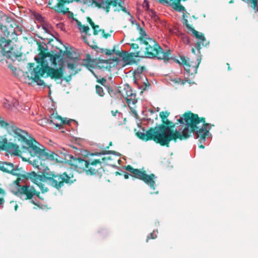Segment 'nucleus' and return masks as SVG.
<instances>
[{
	"label": "nucleus",
	"instance_id": "nucleus-35",
	"mask_svg": "<svg viewBox=\"0 0 258 258\" xmlns=\"http://www.w3.org/2000/svg\"><path fill=\"white\" fill-rule=\"evenodd\" d=\"M87 21L90 23L92 27H93L95 25L94 23L92 21L91 19L89 17L87 18Z\"/></svg>",
	"mask_w": 258,
	"mask_h": 258
},
{
	"label": "nucleus",
	"instance_id": "nucleus-26",
	"mask_svg": "<svg viewBox=\"0 0 258 258\" xmlns=\"http://www.w3.org/2000/svg\"><path fill=\"white\" fill-rule=\"evenodd\" d=\"M95 88L96 92L99 96L103 97L105 93L102 87L96 85Z\"/></svg>",
	"mask_w": 258,
	"mask_h": 258
},
{
	"label": "nucleus",
	"instance_id": "nucleus-22",
	"mask_svg": "<svg viewBox=\"0 0 258 258\" xmlns=\"http://www.w3.org/2000/svg\"><path fill=\"white\" fill-rule=\"evenodd\" d=\"M138 135L140 138L144 140H148L150 139L153 140V131H150V132H147V133L138 132Z\"/></svg>",
	"mask_w": 258,
	"mask_h": 258
},
{
	"label": "nucleus",
	"instance_id": "nucleus-29",
	"mask_svg": "<svg viewBox=\"0 0 258 258\" xmlns=\"http://www.w3.org/2000/svg\"><path fill=\"white\" fill-rule=\"evenodd\" d=\"M162 121L163 123H164L166 124L169 125V126L170 127V128L173 127L175 126V124L173 123L172 122L169 121L167 118H164L162 119Z\"/></svg>",
	"mask_w": 258,
	"mask_h": 258
},
{
	"label": "nucleus",
	"instance_id": "nucleus-4",
	"mask_svg": "<svg viewBox=\"0 0 258 258\" xmlns=\"http://www.w3.org/2000/svg\"><path fill=\"white\" fill-rule=\"evenodd\" d=\"M137 55L141 57L157 58L165 61H168L171 57L170 51H163L157 42L152 38L148 39L146 42L141 43L140 50L137 52Z\"/></svg>",
	"mask_w": 258,
	"mask_h": 258
},
{
	"label": "nucleus",
	"instance_id": "nucleus-19",
	"mask_svg": "<svg viewBox=\"0 0 258 258\" xmlns=\"http://www.w3.org/2000/svg\"><path fill=\"white\" fill-rule=\"evenodd\" d=\"M50 118V122L56 126H59L62 124L66 123L65 120H63L60 116H57V115L52 114Z\"/></svg>",
	"mask_w": 258,
	"mask_h": 258
},
{
	"label": "nucleus",
	"instance_id": "nucleus-50",
	"mask_svg": "<svg viewBox=\"0 0 258 258\" xmlns=\"http://www.w3.org/2000/svg\"><path fill=\"white\" fill-rule=\"evenodd\" d=\"M124 178L127 179L128 178V175H126V174H125L124 175Z\"/></svg>",
	"mask_w": 258,
	"mask_h": 258
},
{
	"label": "nucleus",
	"instance_id": "nucleus-43",
	"mask_svg": "<svg viewBox=\"0 0 258 258\" xmlns=\"http://www.w3.org/2000/svg\"><path fill=\"white\" fill-rule=\"evenodd\" d=\"M242 1L244 2H247V3H248V0H242ZM230 4H232V3H233V0H231L229 2Z\"/></svg>",
	"mask_w": 258,
	"mask_h": 258
},
{
	"label": "nucleus",
	"instance_id": "nucleus-40",
	"mask_svg": "<svg viewBox=\"0 0 258 258\" xmlns=\"http://www.w3.org/2000/svg\"><path fill=\"white\" fill-rule=\"evenodd\" d=\"M43 122H46V119H41V120H39V124L40 125H42V124H43Z\"/></svg>",
	"mask_w": 258,
	"mask_h": 258
},
{
	"label": "nucleus",
	"instance_id": "nucleus-33",
	"mask_svg": "<svg viewBox=\"0 0 258 258\" xmlns=\"http://www.w3.org/2000/svg\"><path fill=\"white\" fill-rule=\"evenodd\" d=\"M157 237L156 235H154L153 233H151L147 237V241H148V239L150 238L154 239Z\"/></svg>",
	"mask_w": 258,
	"mask_h": 258
},
{
	"label": "nucleus",
	"instance_id": "nucleus-30",
	"mask_svg": "<svg viewBox=\"0 0 258 258\" xmlns=\"http://www.w3.org/2000/svg\"><path fill=\"white\" fill-rule=\"evenodd\" d=\"M182 23L184 25L188 31H190L193 28L188 24V20L186 19H183Z\"/></svg>",
	"mask_w": 258,
	"mask_h": 258
},
{
	"label": "nucleus",
	"instance_id": "nucleus-57",
	"mask_svg": "<svg viewBox=\"0 0 258 258\" xmlns=\"http://www.w3.org/2000/svg\"><path fill=\"white\" fill-rule=\"evenodd\" d=\"M110 152L111 153H114V151H110Z\"/></svg>",
	"mask_w": 258,
	"mask_h": 258
},
{
	"label": "nucleus",
	"instance_id": "nucleus-6",
	"mask_svg": "<svg viewBox=\"0 0 258 258\" xmlns=\"http://www.w3.org/2000/svg\"><path fill=\"white\" fill-rule=\"evenodd\" d=\"M126 170L132 173L133 176L144 181L153 190L155 189V182L154 179H155L157 177L154 174H151L148 175L139 169L133 168L130 165H128L126 167Z\"/></svg>",
	"mask_w": 258,
	"mask_h": 258
},
{
	"label": "nucleus",
	"instance_id": "nucleus-49",
	"mask_svg": "<svg viewBox=\"0 0 258 258\" xmlns=\"http://www.w3.org/2000/svg\"><path fill=\"white\" fill-rule=\"evenodd\" d=\"M106 154L105 152H102V153H100L99 154L100 155H104Z\"/></svg>",
	"mask_w": 258,
	"mask_h": 258
},
{
	"label": "nucleus",
	"instance_id": "nucleus-11",
	"mask_svg": "<svg viewBox=\"0 0 258 258\" xmlns=\"http://www.w3.org/2000/svg\"><path fill=\"white\" fill-rule=\"evenodd\" d=\"M103 171L101 163L99 161L95 160L91 163L89 162L86 173L88 175L101 176Z\"/></svg>",
	"mask_w": 258,
	"mask_h": 258
},
{
	"label": "nucleus",
	"instance_id": "nucleus-13",
	"mask_svg": "<svg viewBox=\"0 0 258 258\" xmlns=\"http://www.w3.org/2000/svg\"><path fill=\"white\" fill-rule=\"evenodd\" d=\"M0 170L10 173L14 175L20 176V171L18 168L15 167L14 164L10 162L0 161Z\"/></svg>",
	"mask_w": 258,
	"mask_h": 258
},
{
	"label": "nucleus",
	"instance_id": "nucleus-28",
	"mask_svg": "<svg viewBox=\"0 0 258 258\" xmlns=\"http://www.w3.org/2000/svg\"><path fill=\"white\" fill-rule=\"evenodd\" d=\"M251 7L256 12H258V0H250Z\"/></svg>",
	"mask_w": 258,
	"mask_h": 258
},
{
	"label": "nucleus",
	"instance_id": "nucleus-15",
	"mask_svg": "<svg viewBox=\"0 0 258 258\" xmlns=\"http://www.w3.org/2000/svg\"><path fill=\"white\" fill-rule=\"evenodd\" d=\"M89 162L88 161L81 158H75L72 161V165L75 167V169L78 172H82V171L86 172Z\"/></svg>",
	"mask_w": 258,
	"mask_h": 258
},
{
	"label": "nucleus",
	"instance_id": "nucleus-44",
	"mask_svg": "<svg viewBox=\"0 0 258 258\" xmlns=\"http://www.w3.org/2000/svg\"><path fill=\"white\" fill-rule=\"evenodd\" d=\"M4 102H6L7 103V105H8L9 104H10V100H9L8 99H6Z\"/></svg>",
	"mask_w": 258,
	"mask_h": 258
},
{
	"label": "nucleus",
	"instance_id": "nucleus-27",
	"mask_svg": "<svg viewBox=\"0 0 258 258\" xmlns=\"http://www.w3.org/2000/svg\"><path fill=\"white\" fill-rule=\"evenodd\" d=\"M131 48L133 50L135 51L134 53H135L136 54V56H138L137 52L140 50V48L139 45L136 43H132L131 44Z\"/></svg>",
	"mask_w": 258,
	"mask_h": 258
},
{
	"label": "nucleus",
	"instance_id": "nucleus-25",
	"mask_svg": "<svg viewBox=\"0 0 258 258\" xmlns=\"http://www.w3.org/2000/svg\"><path fill=\"white\" fill-rule=\"evenodd\" d=\"M189 32H191L192 34L197 39L200 40L203 42L205 40V38L202 34H200L199 32L192 28Z\"/></svg>",
	"mask_w": 258,
	"mask_h": 258
},
{
	"label": "nucleus",
	"instance_id": "nucleus-5",
	"mask_svg": "<svg viewBox=\"0 0 258 258\" xmlns=\"http://www.w3.org/2000/svg\"><path fill=\"white\" fill-rule=\"evenodd\" d=\"M83 4L88 6L96 7L102 9L108 14L112 7L114 12L122 11L131 15L124 6V0H73V2Z\"/></svg>",
	"mask_w": 258,
	"mask_h": 258
},
{
	"label": "nucleus",
	"instance_id": "nucleus-7",
	"mask_svg": "<svg viewBox=\"0 0 258 258\" xmlns=\"http://www.w3.org/2000/svg\"><path fill=\"white\" fill-rule=\"evenodd\" d=\"M11 42V40H7L4 37H0V46L2 48V53L3 55L8 58L14 60L18 56V52H16L12 47L9 48Z\"/></svg>",
	"mask_w": 258,
	"mask_h": 258
},
{
	"label": "nucleus",
	"instance_id": "nucleus-1",
	"mask_svg": "<svg viewBox=\"0 0 258 258\" xmlns=\"http://www.w3.org/2000/svg\"><path fill=\"white\" fill-rule=\"evenodd\" d=\"M8 133L7 137L0 136L1 146L15 155H19L20 152L16 143H20L24 147L27 146L31 155L29 162L38 172L47 176L45 178L50 185L59 189L64 182L71 183L75 180L71 173L58 175L50 171L47 166L48 160H57V155L38 143L25 130L14 125L8 126Z\"/></svg>",
	"mask_w": 258,
	"mask_h": 258
},
{
	"label": "nucleus",
	"instance_id": "nucleus-32",
	"mask_svg": "<svg viewBox=\"0 0 258 258\" xmlns=\"http://www.w3.org/2000/svg\"><path fill=\"white\" fill-rule=\"evenodd\" d=\"M0 125L2 127H6L8 130V126H12L13 125H10L4 121H0Z\"/></svg>",
	"mask_w": 258,
	"mask_h": 258
},
{
	"label": "nucleus",
	"instance_id": "nucleus-21",
	"mask_svg": "<svg viewBox=\"0 0 258 258\" xmlns=\"http://www.w3.org/2000/svg\"><path fill=\"white\" fill-rule=\"evenodd\" d=\"M92 28L93 29V34L95 35H98L99 32H101V35L105 38H107L110 36L109 34H105L104 30L100 29L98 25H95Z\"/></svg>",
	"mask_w": 258,
	"mask_h": 258
},
{
	"label": "nucleus",
	"instance_id": "nucleus-2",
	"mask_svg": "<svg viewBox=\"0 0 258 258\" xmlns=\"http://www.w3.org/2000/svg\"><path fill=\"white\" fill-rule=\"evenodd\" d=\"M180 123L174 133H172L169 126L161 125L156 128L153 131V140L162 146L168 145L170 141L186 139L189 137V127L192 131H196L198 137L205 135L207 132L206 130L200 127L203 126L204 123L199 121L198 115L191 112L186 113L183 117L178 119Z\"/></svg>",
	"mask_w": 258,
	"mask_h": 258
},
{
	"label": "nucleus",
	"instance_id": "nucleus-14",
	"mask_svg": "<svg viewBox=\"0 0 258 258\" xmlns=\"http://www.w3.org/2000/svg\"><path fill=\"white\" fill-rule=\"evenodd\" d=\"M77 24L78 28L80 31V32L82 33H84L86 35L85 36L83 35H82V38L84 42L90 46L94 48V42H93L92 44H91V42L89 40V38L91 36V34H88V31L90 30L89 27L87 26L82 25L81 23L79 21H77Z\"/></svg>",
	"mask_w": 258,
	"mask_h": 258
},
{
	"label": "nucleus",
	"instance_id": "nucleus-45",
	"mask_svg": "<svg viewBox=\"0 0 258 258\" xmlns=\"http://www.w3.org/2000/svg\"><path fill=\"white\" fill-rule=\"evenodd\" d=\"M200 44L199 43H197V44H196V47H197V48L198 49H200Z\"/></svg>",
	"mask_w": 258,
	"mask_h": 258
},
{
	"label": "nucleus",
	"instance_id": "nucleus-9",
	"mask_svg": "<svg viewBox=\"0 0 258 258\" xmlns=\"http://www.w3.org/2000/svg\"><path fill=\"white\" fill-rule=\"evenodd\" d=\"M21 178H18L15 181L17 185V189L18 192L21 195H25L27 197V199H30L34 196L36 195V191L33 186L27 185H20V181Z\"/></svg>",
	"mask_w": 258,
	"mask_h": 258
},
{
	"label": "nucleus",
	"instance_id": "nucleus-42",
	"mask_svg": "<svg viewBox=\"0 0 258 258\" xmlns=\"http://www.w3.org/2000/svg\"><path fill=\"white\" fill-rule=\"evenodd\" d=\"M17 30H14V31L12 33V35H15L17 36L18 34L17 33Z\"/></svg>",
	"mask_w": 258,
	"mask_h": 258
},
{
	"label": "nucleus",
	"instance_id": "nucleus-54",
	"mask_svg": "<svg viewBox=\"0 0 258 258\" xmlns=\"http://www.w3.org/2000/svg\"><path fill=\"white\" fill-rule=\"evenodd\" d=\"M146 6H147V7L149 8V6L148 4H146Z\"/></svg>",
	"mask_w": 258,
	"mask_h": 258
},
{
	"label": "nucleus",
	"instance_id": "nucleus-23",
	"mask_svg": "<svg viewBox=\"0 0 258 258\" xmlns=\"http://www.w3.org/2000/svg\"><path fill=\"white\" fill-rule=\"evenodd\" d=\"M10 103L8 105H7L6 102H4V106L5 107L8 109H12L13 107H16L18 105L19 102L16 99L10 98Z\"/></svg>",
	"mask_w": 258,
	"mask_h": 258
},
{
	"label": "nucleus",
	"instance_id": "nucleus-53",
	"mask_svg": "<svg viewBox=\"0 0 258 258\" xmlns=\"http://www.w3.org/2000/svg\"><path fill=\"white\" fill-rule=\"evenodd\" d=\"M191 50H192V52L193 53H195V50L194 48H192V49H191Z\"/></svg>",
	"mask_w": 258,
	"mask_h": 258
},
{
	"label": "nucleus",
	"instance_id": "nucleus-56",
	"mask_svg": "<svg viewBox=\"0 0 258 258\" xmlns=\"http://www.w3.org/2000/svg\"><path fill=\"white\" fill-rule=\"evenodd\" d=\"M33 204L36 205V204H35L33 201Z\"/></svg>",
	"mask_w": 258,
	"mask_h": 258
},
{
	"label": "nucleus",
	"instance_id": "nucleus-55",
	"mask_svg": "<svg viewBox=\"0 0 258 258\" xmlns=\"http://www.w3.org/2000/svg\"><path fill=\"white\" fill-rule=\"evenodd\" d=\"M17 205H16V206H15V210H17Z\"/></svg>",
	"mask_w": 258,
	"mask_h": 258
},
{
	"label": "nucleus",
	"instance_id": "nucleus-31",
	"mask_svg": "<svg viewBox=\"0 0 258 258\" xmlns=\"http://www.w3.org/2000/svg\"><path fill=\"white\" fill-rule=\"evenodd\" d=\"M169 115V113L167 111H162L160 113L159 116L161 119L167 118Z\"/></svg>",
	"mask_w": 258,
	"mask_h": 258
},
{
	"label": "nucleus",
	"instance_id": "nucleus-48",
	"mask_svg": "<svg viewBox=\"0 0 258 258\" xmlns=\"http://www.w3.org/2000/svg\"><path fill=\"white\" fill-rule=\"evenodd\" d=\"M71 121H74V120H73V119H71L70 120H68V121H67V124H69V123H70V122H71Z\"/></svg>",
	"mask_w": 258,
	"mask_h": 258
},
{
	"label": "nucleus",
	"instance_id": "nucleus-46",
	"mask_svg": "<svg viewBox=\"0 0 258 258\" xmlns=\"http://www.w3.org/2000/svg\"><path fill=\"white\" fill-rule=\"evenodd\" d=\"M151 15H152V17H153L154 16H155V12L153 11H152L151 12Z\"/></svg>",
	"mask_w": 258,
	"mask_h": 258
},
{
	"label": "nucleus",
	"instance_id": "nucleus-38",
	"mask_svg": "<svg viewBox=\"0 0 258 258\" xmlns=\"http://www.w3.org/2000/svg\"><path fill=\"white\" fill-rule=\"evenodd\" d=\"M57 28H60L61 30H63L64 26H63V24L61 23L57 24Z\"/></svg>",
	"mask_w": 258,
	"mask_h": 258
},
{
	"label": "nucleus",
	"instance_id": "nucleus-37",
	"mask_svg": "<svg viewBox=\"0 0 258 258\" xmlns=\"http://www.w3.org/2000/svg\"><path fill=\"white\" fill-rule=\"evenodd\" d=\"M99 82L102 85H104L105 83L106 82V80L105 79H102L99 81Z\"/></svg>",
	"mask_w": 258,
	"mask_h": 258
},
{
	"label": "nucleus",
	"instance_id": "nucleus-10",
	"mask_svg": "<svg viewBox=\"0 0 258 258\" xmlns=\"http://www.w3.org/2000/svg\"><path fill=\"white\" fill-rule=\"evenodd\" d=\"M198 119L199 121H202L204 123L203 126H202L201 127H200L199 129H201V128H202L203 130H206L207 131V132L206 133V134H205V135L201 136V137H198V135L197 134V132L196 131L191 130V128L189 127V137L190 136L191 134L195 133V137H196V138L199 139V142H200V145H199V147L200 148L204 149L205 148V147L202 144L205 143V141L206 140V139L210 138V136H211V135L210 134L209 132V128H208V126L209 124L205 123V120L204 118H200L198 116Z\"/></svg>",
	"mask_w": 258,
	"mask_h": 258
},
{
	"label": "nucleus",
	"instance_id": "nucleus-52",
	"mask_svg": "<svg viewBox=\"0 0 258 258\" xmlns=\"http://www.w3.org/2000/svg\"><path fill=\"white\" fill-rule=\"evenodd\" d=\"M144 86H145V87H144V88H143V90H146V87H147V85H146V84H145V85H144Z\"/></svg>",
	"mask_w": 258,
	"mask_h": 258
},
{
	"label": "nucleus",
	"instance_id": "nucleus-17",
	"mask_svg": "<svg viewBox=\"0 0 258 258\" xmlns=\"http://www.w3.org/2000/svg\"><path fill=\"white\" fill-rule=\"evenodd\" d=\"M181 61L177 60L178 62L182 64L184 68V70L188 73H190L191 71H196L198 65H197L196 67L192 66L191 64L189 62L188 60H186L184 57H181ZM199 64V63H198Z\"/></svg>",
	"mask_w": 258,
	"mask_h": 258
},
{
	"label": "nucleus",
	"instance_id": "nucleus-41",
	"mask_svg": "<svg viewBox=\"0 0 258 258\" xmlns=\"http://www.w3.org/2000/svg\"><path fill=\"white\" fill-rule=\"evenodd\" d=\"M43 29H44V30L47 32V33H48L49 32V30H48V28L47 27V26H43Z\"/></svg>",
	"mask_w": 258,
	"mask_h": 258
},
{
	"label": "nucleus",
	"instance_id": "nucleus-24",
	"mask_svg": "<svg viewBox=\"0 0 258 258\" xmlns=\"http://www.w3.org/2000/svg\"><path fill=\"white\" fill-rule=\"evenodd\" d=\"M175 33L177 36H178L180 38H181L182 39L183 43L187 44H189V39L184 33H183L182 32L178 30H177V32H176Z\"/></svg>",
	"mask_w": 258,
	"mask_h": 258
},
{
	"label": "nucleus",
	"instance_id": "nucleus-16",
	"mask_svg": "<svg viewBox=\"0 0 258 258\" xmlns=\"http://www.w3.org/2000/svg\"><path fill=\"white\" fill-rule=\"evenodd\" d=\"M78 59L77 57L67 62V68L69 70L70 76L77 73L76 69L78 66Z\"/></svg>",
	"mask_w": 258,
	"mask_h": 258
},
{
	"label": "nucleus",
	"instance_id": "nucleus-20",
	"mask_svg": "<svg viewBox=\"0 0 258 258\" xmlns=\"http://www.w3.org/2000/svg\"><path fill=\"white\" fill-rule=\"evenodd\" d=\"M57 4L54 6V10L57 13H62L65 15L69 12V9L64 7L62 1H57Z\"/></svg>",
	"mask_w": 258,
	"mask_h": 258
},
{
	"label": "nucleus",
	"instance_id": "nucleus-12",
	"mask_svg": "<svg viewBox=\"0 0 258 258\" xmlns=\"http://www.w3.org/2000/svg\"><path fill=\"white\" fill-rule=\"evenodd\" d=\"M27 178L36 184L40 188L42 192L43 193L48 190L47 188L45 187L41 182L43 178L41 175H38L34 172H31L27 174Z\"/></svg>",
	"mask_w": 258,
	"mask_h": 258
},
{
	"label": "nucleus",
	"instance_id": "nucleus-47",
	"mask_svg": "<svg viewBox=\"0 0 258 258\" xmlns=\"http://www.w3.org/2000/svg\"><path fill=\"white\" fill-rule=\"evenodd\" d=\"M16 29H17V30L21 32H22V30H21V28L17 27Z\"/></svg>",
	"mask_w": 258,
	"mask_h": 258
},
{
	"label": "nucleus",
	"instance_id": "nucleus-8",
	"mask_svg": "<svg viewBox=\"0 0 258 258\" xmlns=\"http://www.w3.org/2000/svg\"><path fill=\"white\" fill-rule=\"evenodd\" d=\"M121 95L126 100L130 107L137 102L136 94L134 93L128 85H124L123 89L120 91Z\"/></svg>",
	"mask_w": 258,
	"mask_h": 258
},
{
	"label": "nucleus",
	"instance_id": "nucleus-3",
	"mask_svg": "<svg viewBox=\"0 0 258 258\" xmlns=\"http://www.w3.org/2000/svg\"><path fill=\"white\" fill-rule=\"evenodd\" d=\"M56 55L50 53L42 54L38 58L35 59L41 64L38 65L30 72L31 78L39 86L44 85V82L41 77H50L52 79H59L62 81V75L64 70V65L63 61L60 60L59 63V68L53 69L49 65H55L56 64Z\"/></svg>",
	"mask_w": 258,
	"mask_h": 258
},
{
	"label": "nucleus",
	"instance_id": "nucleus-18",
	"mask_svg": "<svg viewBox=\"0 0 258 258\" xmlns=\"http://www.w3.org/2000/svg\"><path fill=\"white\" fill-rule=\"evenodd\" d=\"M136 26L137 29L140 34V37L139 38L140 45L141 44L142 42H146L148 39H152L151 38L148 36L144 29L142 28L139 23H136Z\"/></svg>",
	"mask_w": 258,
	"mask_h": 258
},
{
	"label": "nucleus",
	"instance_id": "nucleus-34",
	"mask_svg": "<svg viewBox=\"0 0 258 258\" xmlns=\"http://www.w3.org/2000/svg\"><path fill=\"white\" fill-rule=\"evenodd\" d=\"M4 197H0V207L3 208L4 204Z\"/></svg>",
	"mask_w": 258,
	"mask_h": 258
},
{
	"label": "nucleus",
	"instance_id": "nucleus-36",
	"mask_svg": "<svg viewBox=\"0 0 258 258\" xmlns=\"http://www.w3.org/2000/svg\"><path fill=\"white\" fill-rule=\"evenodd\" d=\"M57 1H62L63 3H71L73 2V0H57Z\"/></svg>",
	"mask_w": 258,
	"mask_h": 258
},
{
	"label": "nucleus",
	"instance_id": "nucleus-51",
	"mask_svg": "<svg viewBox=\"0 0 258 258\" xmlns=\"http://www.w3.org/2000/svg\"><path fill=\"white\" fill-rule=\"evenodd\" d=\"M131 22L133 23V24H134V23H136V24L137 23H136V21L135 20H131Z\"/></svg>",
	"mask_w": 258,
	"mask_h": 258
},
{
	"label": "nucleus",
	"instance_id": "nucleus-39",
	"mask_svg": "<svg viewBox=\"0 0 258 258\" xmlns=\"http://www.w3.org/2000/svg\"><path fill=\"white\" fill-rule=\"evenodd\" d=\"M5 195V192L4 190L0 188V197H4Z\"/></svg>",
	"mask_w": 258,
	"mask_h": 258
}]
</instances>
